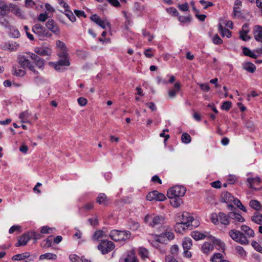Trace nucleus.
Returning a JSON list of instances; mask_svg holds the SVG:
<instances>
[{
  "mask_svg": "<svg viewBox=\"0 0 262 262\" xmlns=\"http://www.w3.org/2000/svg\"><path fill=\"white\" fill-rule=\"evenodd\" d=\"M32 31L40 40H45L52 36V34L40 24H35L32 28Z\"/></svg>",
  "mask_w": 262,
  "mask_h": 262,
  "instance_id": "1",
  "label": "nucleus"
},
{
  "mask_svg": "<svg viewBox=\"0 0 262 262\" xmlns=\"http://www.w3.org/2000/svg\"><path fill=\"white\" fill-rule=\"evenodd\" d=\"M110 237L114 241H126L130 239L131 233L127 230H113L110 232Z\"/></svg>",
  "mask_w": 262,
  "mask_h": 262,
  "instance_id": "2",
  "label": "nucleus"
},
{
  "mask_svg": "<svg viewBox=\"0 0 262 262\" xmlns=\"http://www.w3.org/2000/svg\"><path fill=\"white\" fill-rule=\"evenodd\" d=\"M145 223L151 227H156L165 223V217L162 215L147 214L144 217Z\"/></svg>",
  "mask_w": 262,
  "mask_h": 262,
  "instance_id": "3",
  "label": "nucleus"
},
{
  "mask_svg": "<svg viewBox=\"0 0 262 262\" xmlns=\"http://www.w3.org/2000/svg\"><path fill=\"white\" fill-rule=\"evenodd\" d=\"M186 191L185 187L177 185L168 190L167 195L169 198H181L185 195Z\"/></svg>",
  "mask_w": 262,
  "mask_h": 262,
  "instance_id": "4",
  "label": "nucleus"
},
{
  "mask_svg": "<svg viewBox=\"0 0 262 262\" xmlns=\"http://www.w3.org/2000/svg\"><path fill=\"white\" fill-rule=\"evenodd\" d=\"M229 234L232 239L242 245H247L249 243L246 236L240 231L231 230Z\"/></svg>",
  "mask_w": 262,
  "mask_h": 262,
  "instance_id": "5",
  "label": "nucleus"
},
{
  "mask_svg": "<svg viewBox=\"0 0 262 262\" xmlns=\"http://www.w3.org/2000/svg\"><path fill=\"white\" fill-rule=\"evenodd\" d=\"M115 248V245L112 241L102 240L98 246V249L103 254H107Z\"/></svg>",
  "mask_w": 262,
  "mask_h": 262,
  "instance_id": "6",
  "label": "nucleus"
},
{
  "mask_svg": "<svg viewBox=\"0 0 262 262\" xmlns=\"http://www.w3.org/2000/svg\"><path fill=\"white\" fill-rule=\"evenodd\" d=\"M180 222L183 224L186 225V227H189L190 226H193L192 224L193 222L195 223L194 226H197V221L193 219L192 216L189 215L188 212H184L180 219Z\"/></svg>",
  "mask_w": 262,
  "mask_h": 262,
  "instance_id": "7",
  "label": "nucleus"
},
{
  "mask_svg": "<svg viewBox=\"0 0 262 262\" xmlns=\"http://www.w3.org/2000/svg\"><path fill=\"white\" fill-rule=\"evenodd\" d=\"M230 219V224L233 226H237L239 223H244L245 219L239 213H235L233 211L229 212V216Z\"/></svg>",
  "mask_w": 262,
  "mask_h": 262,
  "instance_id": "8",
  "label": "nucleus"
},
{
  "mask_svg": "<svg viewBox=\"0 0 262 262\" xmlns=\"http://www.w3.org/2000/svg\"><path fill=\"white\" fill-rule=\"evenodd\" d=\"M119 262H139V260L136 256L134 250H130L126 252L120 258Z\"/></svg>",
  "mask_w": 262,
  "mask_h": 262,
  "instance_id": "9",
  "label": "nucleus"
},
{
  "mask_svg": "<svg viewBox=\"0 0 262 262\" xmlns=\"http://www.w3.org/2000/svg\"><path fill=\"white\" fill-rule=\"evenodd\" d=\"M146 199L147 200L150 201L153 200L163 201L166 199V197L164 194L155 190L148 193L146 195Z\"/></svg>",
  "mask_w": 262,
  "mask_h": 262,
  "instance_id": "10",
  "label": "nucleus"
},
{
  "mask_svg": "<svg viewBox=\"0 0 262 262\" xmlns=\"http://www.w3.org/2000/svg\"><path fill=\"white\" fill-rule=\"evenodd\" d=\"M46 27L52 33L57 34L60 32V29L57 24L52 19H49L46 24Z\"/></svg>",
  "mask_w": 262,
  "mask_h": 262,
  "instance_id": "11",
  "label": "nucleus"
},
{
  "mask_svg": "<svg viewBox=\"0 0 262 262\" xmlns=\"http://www.w3.org/2000/svg\"><path fill=\"white\" fill-rule=\"evenodd\" d=\"M91 19L103 29H105L106 26L111 27V24L107 21L102 20L97 14L92 15L90 17Z\"/></svg>",
  "mask_w": 262,
  "mask_h": 262,
  "instance_id": "12",
  "label": "nucleus"
},
{
  "mask_svg": "<svg viewBox=\"0 0 262 262\" xmlns=\"http://www.w3.org/2000/svg\"><path fill=\"white\" fill-rule=\"evenodd\" d=\"M34 52L40 56H51L52 50L49 47H37L34 49Z\"/></svg>",
  "mask_w": 262,
  "mask_h": 262,
  "instance_id": "13",
  "label": "nucleus"
},
{
  "mask_svg": "<svg viewBox=\"0 0 262 262\" xmlns=\"http://www.w3.org/2000/svg\"><path fill=\"white\" fill-rule=\"evenodd\" d=\"M108 231L106 228H103L101 230H97L92 236L93 240L99 241L100 238L106 237L107 235Z\"/></svg>",
  "mask_w": 262,
  "mask_h": 262,
  "instance_id": "14",
  "label": "nucleus"
},
{
  "mask_svg": "<svg viewBox=\"0 0 262 262\" xmlns=\"http://www.w3.org/2000/svg\"><path fill=\"white\" fill-rule=\"evenodd\" d=\"M11 10L10 11L12 12L16 16L21 18H25V15L24 13L21 11V9L15 4L10 3Z\"/></svg>",
  "mask_w": 262,
  "mask_h": 262,
  "instance_id": "15",
  "label": "nucleus"
},
{
  "mask_svg": "<svg viewBox=\"0 0 262 262\" xmlns=\"http://www.w3.org/2000/svg\"><path fill=\"white\" fill-rule=\"evenodd\" d=\"M10 3L8 5L4 1L0 0V14L7 15L10 12Z\"/></svg>",
  "mask_w": 262,
  "mask_h": 262,
  "instance_id": "16",
  "label": "nucleus"
},
{
  "mask_svg": "<svg viewBox=\"0 0 262 262\" xmlns=\"http://www.w3.org/2000/svg\"><path fill=\"white\" fill-rule=\"evenodd\" d=\"M253 35L256 41L262 42V27L255 26L253 29Z\"/></svg>",
  "mask_w": 262,
  "mask_h": 262,
  "instance_id": "17",
  "label": "nucleus"
},
{
  "mask_svg": "<svg viewBox=\"0 0 262 262\" xmlns=\"http://www.w3.org/2000/svg\"><path fill=\"white\" fill-rule=\"evenodd\" d=\"M29 232L27 233L24 234L19 239L18 241L15 244L16 247H19L26 245L28 241L31 239L30 237Z\"/></svg>",
  "mask_w": 262,
  "mask_h": 262,
  "instance_id": "18",
  "label": "nucleus"
},
{
  "mask_svg": "<svg viewBox=\"0 0 262 262\" xmlns=\"http://www.w3.org/2000/svg\"><path fill=\"white\" fill-rule=\"evenodd\" d=\"M229 216V212L227 214L222 212H219V222L224 225H230V219Z\"/></svg>",
  "mask_w": 262,
  "mask_h": 262,
  "instance_id": "19",
  "label": "nucleus"
},
{
  "mask_svg": "<svg viewBox=\"0 0 262 262\" xmlns=\"http://www.w3.org/2000/svg\"><path fill=\"white\" fill-rule=\"evenodd\" d=\"M241 5V1L239 0H236L235 1L233 7V15L235 17L239 18L242 16V13L239 7Z\"/></svg>",
  "mask_w": 262,
  "mask_h": 262,
  "instance_id": "20",
  "label": "nucleus"
},
{
  "mask_svg": "<svg viewBox=\"0 0 262 262\" xmlns=\"http://www.w3.org/2000/svg\"><path fill=\"white\" fill-rule=\"evenodd\" d=\"M70 62L68 58H60L58 62L55 63V69L57 71L60 70V66H69Z\"/></svg>",
  "mask_w": 262,
  "mask_h": 262,
  "instance_id": "21",
  "label": "nucleus"
},
{
  "mask_svg": "<svg viewBox=\"0 0 262 262\" xmlns=\"http://www.w3.org/2000/svg\"><path fill=\"white\" fill-rule=\"evenodd\" d=\"M210 262H229L228 260L224 259L222 254L220 253H215L211 256Z\"/></svg>",
  "mask_w": 262,
  "mask_h": 262,
  "instance_id": "22",
  "label": "nucleus"
},
{
  "mask_svg": "<svg viewBox=\"0 0 262 262\" xmlns=\"http://www.w3.org/2000/svg\"><path fill=\"white\" fill-rule=\"evenodd\" d=\"M208 237L212 241V244L214 246H216L217 248L219 250H224L225 244L221 240L215 238L214 237L211 235L208 236Z\"/></svg>",
  "mask_w": 262,
  "mask_h": 262,
  "instance_id": "23",
  "label": "nucleus"
},
{
  "mask_svg": "<svg viewBox=\"0 0 262 262\" xmlns=\"http://www.w3.org/2000/svg\"><path fill=\"white\" fill-rule=\"evenodd\" d=\"M12 72L13 75L19 77L23 76L26 74L25 69H21L18 66H14Z\"/></svg>",
  "mask_w": 262,
  "mask_h": 262,
  "instance_id": "24",
  "label": "nucleus"
},
{
  "mask_svg": "<svg viewBox=\"0 0 262 262\" xmlns=\"http://www.w3.org/2000/svg\"><path fill=\"white\" fill-rule=\"evenodd\" d=\"M18 62L21 66V68L25 69L31 63L30 61L25 56H19L18 58Z\"/></svg>",
  "mask_w": 262,
  "mask_h": 262,
  "instance_id": "25",
  "label": "nucleus"
},
{
  "mask_svg": "<svg viewBox=\"0 0 262 262\" xmlns=\"http://www.w3.org/2000/svg\"><path fill=\"white\" fill-rule=\"evenodd\" d=\"M202 251L205 254H208L214 249V245L209 242H205L202 246Z\"/></svg>",
  "mask_w": 262,
  "mask_h": 262,
  "instance_id": "26",
  "label": "nucleus"
},
{
  "mask_svg": "<svg viewBox=\"0 0 262 262\" xmlns=\"http://www.w3.org/2000/svg\"><path fill=\"white\" fill-rule=\"evenodd\" d=\"M251 221L257 225H262V214L258 212H255L251 216Z\"/></svg>",
  "mask_w": 262,
  "mask_h": 262,
  "instance_id": "27",
  "label": "nucleus"
},
{
  "mask_svg": "<svg viewBox=\"0 0 262 262\" xmlns=\"http://www.w3.org/2000/svg\"><path fill=\"white\" fill-rule=\"evenodd\" d=\"M181 88V84L179 82L174 84V87L172 89L169 90L168 92V96L170 98H174L176 97L177 93L180 91Z\"/></svg>",
  "mask_w": 262,
  "mask_h": 262,
  "instance_id": "28",
  "label": "nucleus"
},
{
  "mask_svg": "<svg viewBox=\"0 0 262 262\" xmlns=\"http://www.w3.org/2000/svg\"><path fill=\"white\" fill-rule=\"evenodd\" d=\"M241 230L247 235L249 238L254 236V232L253 229L249 226L243 225L241 226Z\"/></svg>",
  "mask_w": 262,
  "mask_h": 262,
  "instance_id": "29",
  "label": "nucleus"
},
{
  "mask_svg": "<svg viewBox=\"0 0 262 262\" xmlns=\"http://www.w3.org/2000/svg\"><path fill=\"white\" fill-rule=\"evenodd\" d=\"M234 196L228 192H224L222 194V202L226 203H229L232 202Z\"/></svg>",
  "mask_w": 262,
  "mask_h": 262,
  "instance_id": "30",
  "label": "nucleus"
},
{
  "mask_svg": "<svg viewBox=\"0 0 262 262\" xmlns=\"http://www.w3.org/2000/svg\"><path fill=\"white\" fill-rule=\"evenodd\" d=\"M30 256V254L29 252H25L20 254H17L14 255L12 257V260H24L26 258H28Z\"/></svg>",
  "mask_w": 262,
  "mask_h": 262,
  "instance_id": "31",
  "label": "nucleus"
},
{
  "mask_svg": "<svg viewBox=\"0 0 262 262\" xmlns=\"http://www.w3.org/2000/svg\"><path fill=\"white\" fill-rule=\"evenodd\" d=\"M219 31L223 36L229 38L231 36V32L228 29L224 27L221 24H219Z\"/></svg>",
  "mask_w": 262,
  "mask_h": 262,
  "instance_id": "32",
  "label": "nucleus"
},
{
  "mask_svg": "<svg viewBox=\"0 0 262 262\" xmlns=\"http://www.w3.org/2000/svg\"><path fill=\"white\" fill-rule=\"evenodd\" d=\"M243 68L244 70L250 73H253L256 70L255 66L251 62L244 63L243 64Z\"/></svg>",
  "mask_w": 262,
  "mask_h": 262,
  "instance_id": "33",
  "label": "nucleus"
},
{
  "mask_svg": "<svg viewBox=\"0 0 262 262\" xmlns=\"http://www.w3.org/2000/svg\"><path fill=\"white\" fill-rule=\"evenodd\" d=\"M6 15L0 14V24L5 28H8L10 26V23L8 18L5 16Z\"/></svg>",
  "mask_w": 262,
  "mask_h": 262,
  "instance_id": "34",
  "label": "nucleus"
},
{
  "mask_svg": "<svg viewBox=\"0 0 262 262\" xmlns=\"http://www.w3.org/2000/svg\"><path fill=\"white\" fill-rule=\"evenodd\" d=\"M171 199L170 203L172 206L175 208H178L181 206L183 201L181 198H170Z\"/></svg>",
  "mask_w": 262,
  "mask_h": 262,
  "instance_id": "35",
  "label": "nucleus"
},
{
  "mask_svg": "<svg viewBox=\"0 0 262 262\" xmlns=\"http://www.w3.org/2000/svg\"><path fill=\"white\" fill-rule=\"evenodd\" d=\"M191 236L195 241L204 239L205 237H207V235L202 233L199 231H194L191 233Z\"/></svg>",
  "mask_w": 262,
  "mask_h": 262,
  "instance_id": "36",
  "label": "nucleus"
},
{
  "mask_svg": "<svg viewBox=\"0 0 262 262\" xmlns=\"http://www.w3.org/2000/svg\"><path fill=\"white\" fill-rule=\"evenodd\" d=\"M260 179L259 177H256L254 178H248L247 179V181L250 185V187L253 188L255 185L259 184L260 182Z\"/></svg>",
  "mask_w": 262,
  "mask_h": 262,
  "instance_id": "37",
  "label": "nucleus"
},
{
  "mask_svg": "<svg viewBox=\"0 0 262 262\" xmlns=\"http://www.w3.org/2000/svg\"><path fill=\"white\" fill-rule=\"evenodd\" d=\"M249 206L255 210H260L262 208L260 202L257 200H251Z\"/></svg>",
  "mask_w": 262,
  "mask_h": 262,
  "instance_id": "38",
  "label": "nucleus"
},
{
  "mask_svg": "<svg viewBox=\"0 0 262 262\" xmlns=\"http://www.w3.org/2000/svg\"><path fill=\"white\" fill-rule=\"evenodd\" d=\"M97 202L99 204L106 205L107 203V198L104 193H100L97 198Z\"/></svg>",
  "mask_w": 262,
  "mask_h": 262,
  "instance_id": "39",
  "label": "nucleus"
},
{
  "mask_svg": "<svg viewBox=\"0 0 262 262\" xmlns=\"http://www.w3.org/2000/svg\"><path fill=\"white\" fill-rule=\"evenodd\" d=\"M57 258V255L56 254L51 253H47L43 254H41L39 256V259L42 260L44 259H56Z\"/></svg>",
  "mask_w": 262,
  "mask_h": 262,
  "instance_id": "40",
  "label": "nucleus"
},
{
  "mask_svg": "<svg viewBox=\"0 0 262 262\" xmlns=\"http://www.w3.org/2000/svg\"><path fill=\"white\" fill-rule=\"evenodd\" d=\"M182 245L184 250H189L192 245V240L189 237L185 238L182 243Z\"/></svg>",
  "mask_w": 262,
  "mask_h": 262,
  "instance_id": "41",
  "label": "nucleus"
},
{
  "mask_svg": "<svg viewBox=\"0 0 262 262\" xmlns=\"http://www.w3.org/2000/svg\"><path fill=\"white\" fill-rule=\"evenodd\" d=\"M29 235H30V237L34 240V243H36L38 239L41 238L43 236L41 233H36L34 231H29Z\"/></svg>",
  "mask_w": 262,
  "mask_h": 262,
  "instance_id": "42",
  "label": "nucleus"
},
{
  "mask_svg": "<svg viewBox=\"0 0 262 262\" xmlns=\"http://www.w3.org/2000/svg\"><path fill=\"white\" fill-rule=\"evenodd\" d=\"M186 228L187 227H186V225L183 224L181 222H178L174 226V230L177 232L181 233L184 231Z\"/></svg>",
  "mask_w": 262,
  "mask_h": 262,
  "instance_id": "43",
  "label": "nucleus"
},
{
  "mask_svg": "<svg viewBox=\"0 0 262 262\" xmlns=\"http://www.w3.org/2000/svg\"><path fill=\"white\" fill-rule=\"evenodd\" d=\"M232 202L234 203L235 205H236L238 208L243 210V211L246 212L247 209L245 207V206L242 204L240 200H239L237 198H234Z\"/></svg>",
  "mask_w": 262,
  "mask_h": 262,
  "instance_id": "44",
  "label": "nucleus"
},
{
  "mask_svg": "<svg viewBox=\"0 0 262 262\" xmlns=\"http://www.w3.org/2000/svg\"><path fill=\"white\" fill-rule=\"evenodd\" d=\"M139 254L143 259H145L148 257V251L146 248L140 247L139 249Z\"/></svg>",
  "mask_w": 262,
  "mask_h": 262,
  "instance_id": "45",
  "label": "nucleus"
},
{
  "mask_svg": "<svg viewBox=\"0 0 262 262\" xmlns=\"http://www.w3.org/2000/svg\"><path fill=\"white\" fill-rule=\"evenodd\" d=\"M243 52L246 56H249L250 57L256 58V55L254 54L252 51L246 47H244L243 49Z\"/></svg>",
  "mask_w": 262,
  "mask_h": 262,
  "instance_id": "46",
  "label": "nucleus"
},
{
  "mask_svg": "<svg viewBox=\"0 0 262 262\" xmlns=\"http://www.w3.org/2000/svg\"><path fill=\"white\" fill-rule=\"evenodd\" d=\"M179 247L177 245H173L170 248V253L173 257H178L179 254Z\"/></svg>",
  "mask_w": 262,
  "mask_h": 262,
  "instance_id": "47",
  "label": "nucleus"
},
{
  "mask_svg": "<svg viewBox=\"0 0 262 262\" xmlns=\"http://www.w3.org/2000/svg\"><path fill=\"white\" fill-rule=\"evenodd\" d=\"M64 14L72 22H75L76 21V18L75 15L70 9L65 10Z\"/></svg>",
  "mask_w": 262,
  "mask_h": 262,
  "instance_id": "48",
  "label": "nucleus"
},
{
  "mask_svg": "<svg viewBox=\"0 0 262 262\" xmlns=\"http://www.w3.org/2000/svg\"><path fill=\"white\" fill-rule=\"evenodd\" d=\"M191 137L187 133H183L181 137L182 142L188 144L191 142Z\"/></svg>",
  "mask_w": 262,
  "mask_h": 262,
  "instance_id": "49",
  "label": "nucleus"
},
{
  "mask_svg": "<svg viewBox=\"0 0 262 262\" xmlns=\"http://www.w3.org/2000/svg\"><path fill=\"white\" fill-rule=\"evenodd\" d=\"M210 220L213 224L217 225L219 223V213L216 214L215 213H212L211 215Z\"/></svg>",
  "mask_w": 262,
  "mask_h": 262,
  "instance_id": "50",
  "label": "nucleus"
},
{
  "mask_svg": "<svg viewBox=\"0 0 262 262\" xmlns=\"http://www.w3.org/2000/svg\"><path fill=\"white\" fill-rule=\"evenodd\" d=\"M52 236H49L46 240L44 241L43 242H45V244L43 245L42 243L41 244V246L42 247L44 248H47L50 247L52 246V239H50V238H51Z\"/></svg>",
  "mask_w": 262,
  "mask_h": 262,
  "instance_id": "51",
  "label": "nucleus"
},
{
  "mask_svg": "<svg viewBox=\"0 0 262 262\" xmlns=\"http://www.w3.org/2000/svg\"><path fill=\"white\" fill-rule=\"evenodd\" d=\"M231 105H232L231 102L228 101H225L223 103L222 105L221 106V108L223 110L228 111L231 107Z\"/></svg>",
  "mask_w": 262,
  "mask_h": 262,
  "instance_id": "52",
  "label": "nucleus"
},
{
  "mask_svg": "<svg viewBox=\"0 0 262 262\" xmlns=\"http://www.w3.org/2000/svg\"><path fill=\"white\" fill-rule=\"evenodd\" d=\"M251 245L257 251L259 252H261L262 251V247L257 242L254 241H252Z\"/></svg>",
  "mask_w": 262,
  "mask_h": 262,
  "instance_id": "53",
  "label": "nucleus"
},
{
  "mask_svg": "<svg viewBox=\"0 0 262 262\" xmlns=\"http://www.w3.org/2000/svg\"><path fill=\"white\" fill-rule=\"evenodd\" d=\"M212 41L215 45H221L223 43V40L217 34H215L213 36Z\"/></svg>",
  "mask_w": 262,
  "mask_h": 262,
  "instance_id": "54",
  "label": "nucleus"
},
{
  "mask_svg": "<svg viewBox=\"0 0 262 262\" xmlns=\"http://www.w3.org/2000/svg\"><path fill=\"white\" fill-rule=\"evenodd\" d=\"M162 237H166L168 240H172L174 237L173 233L171 232H166L163 234H161Z\"/></svg>",
  "mask_w": 262,
  "mask_h": 262,
  "instance_id": "55",
  "label": "nucleus"
},
{
  "mask_svg": "<svg viewBox=\"0 0 262 262\" xmlns=\"http://www.w3.org/2000/svg\"><path fill=\"white\" fill-rule=\"evenodd\" d=\"M178 19L181 23H189L191 21V16H179Z\"/></svg>",
  "mask_w": 262,
  "mask_h": 262,
  "instance_id": "56",
  "label": "nucleus"
},
{
  "mask_svg": "<svg viewBox=\"0 0 262 262\" xmlns=\"http://www.w3.org/2000/svg\"><path fill=\"white\" fill-rule=\"evenodd\" d=\"M58 55L60 58H68L67 49L60 50V51L58 53Z\"/></svg>",
  "mask_w": 262,
  "mask_h": 262,
  "instance_id": "57",
  "label": "nucleus"
},
{
  "mask_svg": "<svg viewBox=\"0 0 262 262\" xmlns=\"http://www.w3.org/2000/svg\"><path fill=\"white\" fill-rule=\"evenodd\" d=\"M236 249L237 251V253L241 257H245L246 256V252L242 247L237 246L236 247Z\"/></svg>",
  "mask_w": 262,
  "mask_h": 262,
  "instance_id": "58",
  "label": "nucleus"
},
{
  "mask_svg": "<svg viewBox=\"0 0 262 262\" xmlns=\"http://www.w3.org/2000/svg\"><path fill=\"white\" fill-rule=\"evenodd\" d=\"M28 54L29 55L30 57L34 60L35 63L40 60L41 58L40 57H39L37 55L33 53H28Z\"/></svg>",
  "mask_w": 262,
  "mask_h": 262,
  "instance_id": "59",
  "label": "nucleus"
},
{
  "mask_svg": "<svg viewBox=\"0 0 262 262\" xmlns=\"http://www.w3.org/2000/svg\"><path fill=\"white\" fill-rule=\"evenodd\" d=\"M200 3L203 5H205L204 7V9H206L208 7L213 6V4L212 2H206L204 0L200 1Z\"/></svg>",
  "mask_w": 262,
  "mask_h": 262,
  "instance_id": "60",
  "label": "nucleus"
},
{
  "mask_svg": "<svg viewBox=\"0 0 262 262\" xmlns=\"http://www.w3.org/2000/svg\"><path fill=\"white\" fill-rule=\"evenodd\" d=\"M48 18V15L47 13H40L37 18L39 21L45 22Z\"/></svg>",
  "mask_w": 262,
  "mask_h": 262,
  "instance_id": "61",
  "label": "nucleus"
},
{
  "mask_svg": "<svg viewBox=\"0 0 262 262\" xmlns=\"http://www.w3.org/2000/svg\"><path fill=\"white\" fill-rule=\"evenodd\" d=\"M77 101L79 105L82 106L85 105L88 102L86 99L84 97H79Z\"/></svg>",
  "mask_w": 262,
  "mask_h": 262,
  "instance_id": "62",
  "label": "nucleus"
},
{
  "mask_svg": "<svg viewBox=\"0 0 262 262\" xmlns=\"http://www.w3.org/2000/svg\"><path fill=\"white\" fill-rule=\"evenodd\" d=\"M56 46L58 48H60V50L67 49L65 43L60 40L56 41Z\"/></svg>",
  "mask_w": 262,
  "mask_h": 262,
  "instance_id": "63",
  "label": "nucleus"
},
{
  "mask_svg": "<svg viewBox=\"0 0 262 262\" xmlns=\"http://www.w3.org/2000/svg\"><path fill=\"white\" fill-rule=\"evenodd\" d=\"M165 262H178L175 258L171 255H167L165 257Z\"/></svg>",
  "mask_w": 262,
  "mask_h": 262,
  "instance_id": "64",
  "label": "nucleus"
}]
</instances>
